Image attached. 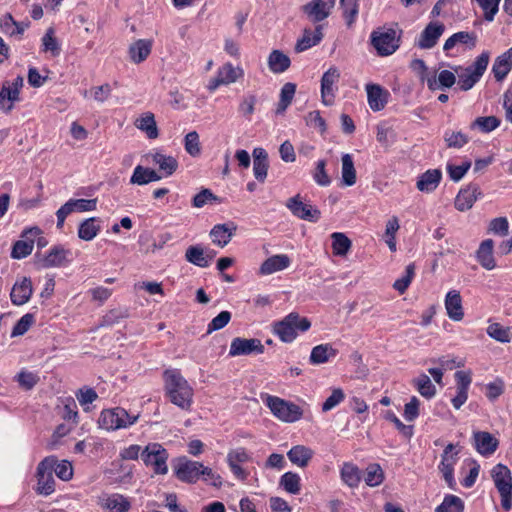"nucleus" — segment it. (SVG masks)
I'll list each match as a JSON object with an SVG mask.
<instances>
[{
	"label": "nucleus",
	"mask_w": 512,
	"mask_h": 512,
	"mask_svg": "<svg viewBox=\"0 0 512 512\" xmlns=\"http://www.w3.org/2000/svg\"><path fill=\"white\" fill-rule=\"evenodd\" d=\"M14 380L24 390H31L38 382L39 376L37 373L22 369L15 377Z\"/></svg>",
	"instance_id": "nucleus-58"
},
{
	"label": "nucleus",
	"mask_w": 512,
	"mask_h": 512,
	"mask_svg": "<svg viewBox=\"0 0 512 512\" xmlns=\"http://www.w3.org/2000/svg\"><path fill=\"white\" fill-rule=\"evenodd\" d=\"M40 234H42V230L37 226L24 229L21 234L23 240H18L14 243L11 257L14 259H23L30 255L34 248L35 237Z\"/></svg>",
	"instance_id": "nucleus-16"
},
{
	"label": "nucleus",
	"mask_w": 512,
	"mask_h": 512,
	"mask_svg": "<svg viewBox=\"0 0 512 512\" xmlns=\"http://www.w3.org/2000/svg\"><path fill=\"white\" fill-rule=\"evenodd\" d=\"M442 180V172L439 169H429L418 176L416 187L420 192L432 193Z\"/></svg>",
	"instance_id": "nucleus-29"
},
{
	"label": "nucleus",
	"mask_w": 512,
	"mask_h": 512,
	"mask_svg": "<svg viewBox=\"0 0 512 512\" xmlns=\"http://www.w3.org/2000/svg\"><path fill=\"white\" fill-rule=\"evenodd\" d=\"M489 59V53L482 52L471 65L455 69L458 75L457 83L461 90H470L481 79L487 69Z\"/></svg>",
	"instance_id": "nucleus-6"
},
{
	"label": "nucleus",
	"mask_w": 512,
	"mask_h": 512,
	"mask_svg": "<svg viewBox=\"0 0 512 512\" xmlns=\"http://www.w3.org/2000/svg\"><path fill=\"white\" fill-rule=\"evenodd\" d=\"M476 43V35L470 32H457L450 36L446 42L444 43L443 49L448 52L453 49L457 44L467 45L469 47H474Z\"/></svg>",
	"instance_id": "nucleus-47"
},
{
	"label": "nucleus",
	"mask_w": 512,
	"mask_h": 512,
	"mask_svg": "<svg viewBox=\"0 0 512 512\" xmlns=\"http://www.w3.org/2000/svg\"><path fill=\"white\" fill-rule=\"evenodd\" d=\"M341 71L337 66H330L321 77L320 93L321 101L325 106H331L335 102L339 90Z\"/></svg>",
	"instance_id": "nucleus-10"
},
{
	"label": "nucleus",
	"mask_w": 512,
	"mask_h": 512,
	"mask_svg": "<svg viewBox=\"0 0 512 512\" xmlns=\"http://www.w3.org/2000/svg\"><path fill=\"white\" fill-rule=\"evenodd\" d=\"M257 103V97L254 94L245 95L238 106V112L248 120H251L252 115L255 111V105Z\"/></svg>",
	"instance_id": "nucleus-62"
},
{
	"label": "nucleus",
	"mask_w": 512,
	"mask_h": 512,
	"mask_svg": "<svg viewBox=\"0 0 512 512\" xmlns=\"http://www.w3.org/2000/svg\"><path fill=\"white\" fill-rule=\"evenodd\" d=\"M185 151L192 157H198L201 154V144L199 134L191 131L184 138Z\"/></svg>",
	"instance_id": "nucleus-60"
},
{
	"label": "nucleus",
	"mask_w": 512,
	"mask_h": 512,
	"mask_svg": "<svg viewBox=\"0 0 512 512\" xmlns=\"http://www.w3.org/2000/svg\"><path fill=\"white\" fill-rule=\"evenodd\" d=\"M444 305L448 317L453 321H461L464 318V309L460 292L452 289L445 296Z\"/></svg>",
	"instance_id": "nucleus-27"
},
{
	"label": "nucleus",
	"mask_w": 512,
	"mask_h": 512,
	"mask_svg": "<svg viewBox=\"0 0 512 512\" xmlns=\"http://www.w3.org/2000/svg\"><path fill=\"white\" fill-rule=\"evenodd\" d=\"M287 207L294 216L300 219L317 222L320 218V211L311 204L304 203L299 195L290 198L287 202Z\"/></svg>",
	"instance_id": "nucleus-20"
},
{
	"label": "nucleus",
	"mask_w": 512,
	"mask_h": 512,
	"mask_svg": "<svg viewBox=\"0 0 512 512\" xmlns=\"http://www.w3.org/2000/svg\"><path fill=\"white\" fill-rule=\"evenodd\" d=\"M500 125V120L495 116L478 117L472 124L471 129H478L483 133H489Z\"/></svg>",
	"instance_id": "nucleus-57"
},
{
	"label": "nucleus",
	"mask_w": 512,
	"mask_h": 512,
	"mask_svg": "<svg viewBox=\"0 0 512 512\" xmlns=\"http://www.w3.org/2000/svg\"><path fill=\"white\" fill-rule=\"evenodd\" d=\"M411 383L418 393L426 399H431L436 395L437 390L435 385L432 383L429 376L424 373L414 378Z\"/></svg>",
	"instance_id": "nucleus-46"
},
{
	"label": "nucleus",
	"mask_w": 512,
	"mask_h": 512,
	"mask_svg": "<svg viewBox=\"0 0 512 512\" xmlns=\"http://www.w3.org/2000/svg\"><path fill=\"white\" fill-rule=\"evenodd\" d=\"M215 256V252L205 250L200 245H194L187 248L185 258L188 262L205 268L208 267Z\"/></svg>",
	"instance_id": "nucleus-31"
},
{
	"label": "nucleus",
	"mask_w": 512,
	"mask_h": 512,
	"mask_svg": "<svg viewBox=\"0 0 512 512\" xmlns=\"http://www.w3.org/2000/svg\"><path fill=\"white\" fill-rule=\"evenodd\" d=\"M139 417V413H129L122 407H113L101 411L98 425L106 431L128 429L139 420Z\"/></svg>",
	"instance_id": "nucleus-4"
},
{
	"label": "nucleus",
	"mask_w": 512,
	"mask_h": 512,
	"mask_svg": "<svg viewBox=\"0 0 512 512\" xmlns=\"http://www.w3.org/2000/svg\"><path fill=\"white\" fill-rule=\"evenodd\" d=\"M71 252L63 246H54L41 260L44 268L60 267L69 262Z\"/></svg>",
	"instance_id": "nucleus-33"
},
{
	"label": "nucleus",
	"mask_w": 512,
	"mask_h": 512,
	"mask_svg": "<svg viewBox=\"0 0 512 512\" xmlns=\"http://www.w3.org/2000/svg\"><path fill=\"white\" fill-rule=\"evenodd\" d=\"M464 502L455 495H446L443 502L436 508L435 512H463Z\"/></svg>",
	"instance_id": "nucleus-56"
},
{
	"label": "nucleus",
	"mask_w": 512,
	"mask_h": 512,
	"mask_svg": "<svg viewBox=\"0 0 512 512\" xmlns=\"http://www.w3.org/2000/svg\"><path fill=\"white\" fill-rule=\"evenodd\" d=\"M141 459L156 474L164 475L168 472V452L159 443H149L141 452Z\"/></svg>",
	"instance_id": "nucleus-8"
},
{
	"label": "nucleus",
	"mask_w": 512,
	"mask_h": 512,
	"mask_svg": "<svg viewBox=\"0 0 512 512\" xmlns=\"http://www.w3.org/2000/svg\"><path fill=\"white\" fill-rule=\"evenodd\" d=\"M456 82V76L452 71L442 70L438 73L432 72L427 78V87L431 91L451 88Z\"/></svg>",
	"instance_id": "nucleus-34"
},
{
	"label": "nucleus",
	"mask_w": 512,
	"mask_h": 512,
	"mask_svg": "<svg viewBox=\"0 0 512 512\" xmlns=\"http://www.w3.org/2000/svg\"><path fill=\"white\" fill-rule=\"evenodd\" d=\"M97 504L103 512H129L132 500L119 493H103L98 497Z\"/></svg>",
	"instance_id": "nucleus-15"
},
{
	"label": "nucleus",
	"mask_w": 512,
	"mask_h": 512,
	"mask_svg": "<svg viewBox=\"0 0 512 512\" xmlns=\"http://www.w3.org/2000/svg\"><path fill=\"white\" fill-rule=\"evenodd\" d=\"M490 476L497 489L501 507L505 511L512 509V472L504 464L498 463L490 470Z\"/></svg>",
	"instance_id": "nucleus-5"
},
{
	"label": "nucleus",
	"mask_w": 512,
	"mask_h": 512,
	"mask_svg": "<svg viewBox=\"0 0 512 512\" xmlns=\"http://www.w3.org/2000/svg\"><path fill=\"white\" fill-rule=\"evenodd\" d=\"M97 208V199H69L57 211V228L64 226L66 218L74 212H89Z\"/></svg>",
	"instance_id": "nucleus-11"
},
{
	"label": "nucleus",
	"mask_w": 512,
	"mask_h": 512,
	"mask_svg": "<svg viewBox=\"0 0 512 512\" xmlns=\"http://www.w3.org/2000/svg\"><path fill=\"white\" fill-rule=\"evenodd\" d=\"M201 467L202 463L198 461L181 458L175 467V475L182 482L194 484L201 477Z\"/></svg>",
	"instance_id": "nucleus-19"
},
{
	"label": "nucleus",
	"mask_w": 512,
	"mask_h": 512,
	"mask_svg": "<svg viewBox=\"0 0 512 512\" xmlns=\"http://www.w3.org/2000/svg\"><path fill=\"white\" fill-rule=\"evenodd\" d=\"M162 179V175L153 169L137 165L134 168L133 174L130 178V184L146 185L151 182H156Z\"/></svg>",
	"instance_id": "nucleus-39"
},
{
	"label": "nucleus",
	"mask_w": 512,
	"mask_h": 512,
	"mask_svg": "<svg viewBox=\"0 0 512 512\" xmlns=\"http://www.w3.org/2000/svg\"><path fill=\"white\" fill-rule=\"evenodd\" d=\"M153 47V40L151 39H138L133 42L128 49V55L131 62L140 64L144 62L151 54Z\"/></svg>",
	"instance_id": "nucleus-30"
},
{
	"label": "nucleus",
	"mask_w": 512,
	"mask_h": 512,
	"mask_svg": "<svg viewBox=\"0 0 512 512\" xmlns=\"http://www.w3.org/2000/svg\"><path fill=\"white\" fill-rule=\"evenodd\" d=\"M370 41L379 56L392 55L399 47V37L392 28H378L370 35Z\"/></svg>",
	"instance_id": "nucleus-7"
},
{
	"label": "nucleus",
	"mask_w": 512,
	"mask_h": 512,
	"mask_svg": "<svg viewBox=\"0 0 512 512\" xmlns=\"http://www.w3.org/2000/svg\"><path fill=\"white\" fill-rule=\"evenodd\" d=\"M260 397L271 414L283 423H295L304 416L303 407L292 401L268 393L261 394Z\"/></svg>",
	"instance_id": "nucleus-2"
},
{
	"label": "nucleus",
	"mask_w": 512,
	"mask_h": 512,
	"mask_svg": "<svg viewBox=\"0 0 512 512\" xmlns=\"http://www.w3.org/2000/svg\"><path fill=\"white\" fill-rule=\"evenodd\" d=\"M163 379L167 399L180 409L190 411L193 404L194 389L180 371L177 369L166 370Z\"/></svg>",
	"instance_id": "nucleus-1"
},
{
	"label": "nucleus",
	"mask_w": 512,
	"mask_h": 512,
	"mask_svg": "<svg viewBox=\"0 0 512 512\" xmlns=\"http://www.w3.org/2000/svg\"><path fill=\"white\" fill-rule=\"evenodd\" d=\"M444 30V24L440 22H430L417 40L418 47L422 49H430L434 47Z\"/></svg>",
	"instance_id": "nucleus-24"
},
{
	"label": "nucleus",
	"mask_w": 512,
	"mask_h": 512,
	"mask_svg": "<svg viewBox=\"0 0 512 512\" xmlns=\"http://www.w3.org/2000/svg\"><path fill=\"white\" fill-rule=\"evenodd\" d=\"M340 477L347 486L356 488L361 481V471L355 464L345 462L340 469Z\"/></svg>",
	"instance_id": "nucleus-45"
},
{
	"label": "nucleus",
	"mask_w": 512,
	"mask_h": 512,
	"mask_svg": "<svg viewBox=\"0 0 512 512\" xmlns=\"http://www.w3.org/2000/svg\"><path fill=\"white\" fill-rule=\"evenodd\" d=\"M494 242L491 239H486L481 242L476 257L480 265L487 269L492 270L496 267V262L493 256Z\"/></svg>",
	"instance_id": "nucleus-38"
},
{
	"label": "nucleus",
	"mask_w": 512,
	"mask_h": 512,
	"mask_svg": "<svg viewBox=\"0 0 512 512\" xmlns=\"http://www.w3.org/2000/svg\"><path fill=\"white\" fill-rule=\"evenodd\" d=\"M479 195L480 192L476 186H468L461 189L455 198V208L461 212L471 209Z\"/></svg>",
	"instance_id": "nucleus-35"
},
{
	"label": "nucleus",
	"mask_w": 512,
	"mask_h": 512,
	"mask_svg": "<svg viewBox=\"0 0 512 512\" xmlns=\"http://www.w3.org/2000/svg\"><path fill=\"white\" fill-rule=\"evenodd\" d=\"M342 181L346 186H352L356 183V170L354 167L353 157L350 154H344L341 158Z\"/></svg>",
	"instance_id": "nucleus-51"
},
{
	"label": "nucleus",
	"mask_w": 512,
	"mask_h": 512,
	"mask_svg": "<svg viewBox=\"0 0 512 512\" xmlns=\"http://www.w3.org/2000/svg\"><path fill=\"white\" fill-rule=\"evenodd\" d=\"M456 395L451 399L455 409H460L468 399V391L472 382L470 371H457L455 373Z\"/></svg>",
	"instance_id": "nucleus-21"
},
{
	"label": "nucleus",
	"mask_w": 512,
	"mask_h": 512,
	"mask_svg": "<svg viewBox=\"0 0 512 512\" xmlns=\"http://www.w3.org/2000/svg\"><path fill=\"white\" fill-rule=\"evenodd\" d=\"M454 445L448 444L441 456V462L438 465L439 471L450 489H455L456 481L454 478V467L458 461L457 452L453 453Z\"/></svg>",
	"instance_id": "nucleus-18"
},
{
	"label": "nucleus",
	"mask_w": 512,
	"mask_h": 512,
	"mask_svg": "<svg viewBox=\"0 0 512 512\" xmlns=\"http://www.w3.org/2000/svg\"><path fill=\"white\" fill-rule=\"evenodd\" d=\"M147 158L150 159L151 163L158 166V173L162 175V178L171 176L179 165L175 157L158 151L149 153Z\"/></svg>",
	"instance_id": "nucleus-26"
},
{
	"label": "nucleus",
	"mask_w": 512,
	"mask_h": 512,
	"mask_svg": "<svg viewBox=\"0 0 512 512\" xmlns=\"http://www.w3.org/2000/svg\"><path fill=\"white\" fill-rule=\"evenodd\" d=\"M42 51L50 52L52 56H58L60 54V46L55 37L53 28L47 29L42 38Z\"/></svg>",
	"instance_id": "nucleus-59"
},
{
	"label": "nucleus",
	"mask_w": 512,
	"mask_h": 512,
	"mask_svg": "<svg viewBox=\"0 0 512 512\" xmlns=\"http://www.w3.org/2000/svg\"><path fill=\"white\" fill-rule=\"evenodd\" d=\"M332 250L335 256L345 257L352 247L351 240L342 232L331 234Z\"/></svg>",
	"instance_id": "nucleus-50"
},
{
	"label": "nucleus",
	"mask_w": 512,
	"mask_h": 512,
	"mask_svg": "<svg viewBox=\"0 0 512 512\" xmlns=\"http://www.w3.org/2000/svg\"><path fill=\"white\" fill-rule=\"evenodd\" d=\"M366 92L369 107L373 111H380L384 109L390 95L388 90L378 84H367Z\"/></svg>",
	"instance_id": "nucleus-28"
},
{
	"label": "nucleus",
	"mask_w": 512,
	"mask_h": 512,
	"mask_svg": "<svg viewBox=\"0 0 512 512\" xmlns=\"http://www.w3.org/2000/svg\"><path fill=\"white\" fill-rule=\"evenodd\" d=\"M512 69V48L499 55L492 66V73L497 81L506 78Z\"/></svg>",
	"instance_id": "nucleus-37"
},
{
	"label": "nucleus",
	"mask_w": 512,
	"mask_h": 512,
	"mask_svg": "<svg viewBox=\"0 0 512 512\" xmlns=\"http://www.w3.org/2000/svg\"><path fill=\"white\" fill-rule=\"evenodd\" d=\"M32 294L33 288L30 278L22 277L13 285L10 299L14 305L21 306L30 300Z\"/></svg>",
	"instance_id": "nucleus-25"
},
{
	"label": "nucleus",
	"mask_w": 512,
	"mask_h": 512,
	"mask_svg": "<svg viewBox=\"0 0 512 512\" xmlns=\"http://www.w3.org/2000/svg\"><path fill=\"white\" fill-rule=\"evenodd\" d=\"M55 459L45 458L37 467V488L36 491L41 495H50L55 490V481L52 475Z\"/></svg>",
	"instance_id": "nucleus-12"
},
{
	"label": "nucleus",
	"mask_w": 512,
	"mask_h": 512,
	"mask_svg": "<svg viewBox=\"0 0 512 512\" xmlns=\"http://www.w3.org/2000/svg\"><path fill=\"white\" fill-rule=\"evenodd\" d=\"M95 217L88 218L80 223L78 228V237L84 241L93 240L100 232L101 227Z\"/></svg>",
	"instance_id": "nucleus-48"
},
{
	"label": "nucleus",
	"mask_w": 512,
	"mask_h": 512,
	"mask_svg": "<svg viewBox=\"0 0 512 512\" xmlns=\"http://www.w3.org/2000/svg\"><path fill=\"white\" fill-rule=\"evenodd\" d=\"M364 481L370 487H376L382 484L384 481V471L381 466L377 463L368 465L365 471Z\"/></svg>",
	"instance_id": "nucleus-55"
},
{
	"label": "nucleus",
	"mask_w": 512,
	"mask_h": 512,
	"mask_svg": "<svg viewBox=\"0 0 512 512\" xmlns=\"http://www.w3.org/2000/svg\"><path fill=\"white\" fill-rule=\"evenodd\" d=\"M421 402L416 396H412L404 406L403 417L408 422L415 421L420 415Z\"/></svg>",
	"instance_id": "nucleus-64"
},
{
	"label": "nucleus",
	"mask_w": 512,
	"mask_h": 512,
	"mask_svg": "<svg viewBox=\"0 0 512 512\" xmlns=\"http://www.w3.org/2000/svg\"><path fill=\"white\" fill-rule=\"evenodd\" d=\"M314 456V451L305 445H295L288 452L290 462L300 468L308 466Z\"/></svg>",
	"instance_id": "nucleus-36"
},
{
	"label": "nucleus",
	"mask_w": 512,
	"mask_h": 512,
	"mask_svg": "<svg viewBox=\"0 0 512 512\" xmlns=\"http://www.w3.org/2000/svg\"><path fill=\"white\" fill-rule=\"evenodd\" d=\"M313 180L319 186H329L331 184V178L326 171V161L318 160L315 164V169L312 173Z\"/></svg>",
	"instance_id": "nucleus-63"
},
{
	"label": "nucleus",
	"mask_w": 512,
	"mask_h": 512,
	"mask_svg": "<svg viewBox=\"0 0 512 512\" xmlns=\"http://www.w3.org/2000/svg\"><path fill=\"white\" fill-rule=\"evenodd\" d=\"M335 0H311L302 6L306 18L313 23H319L329 17Z\"/></svg>",
	"instance_id": "nucleus-17"
},
{
	"label": "nucleus",
	"mask_w": 512,
	"mask_h": 512,
	"mask_svg": "<svg viewBox=\"0 0 512 512\" xmlns=\"http://www.w3.org/2000/svg\"><path fill=\"white\" fill-rule=\"evenodd\" d=\"M135 126L144 132L149 139L158 137V128L155 121L154 114L151 112L143 113L135 121Z\"/></svg>",
	"instance_id": "nucleus-43"
},
{
	"label": "nucleus",
	"mask_w": 512,
	"mask_h": 512,
	"mask_svg": "<svg viewBox=\"0 0 512 512\" xmlns=\"http://www.w3.org/2000/svg\"><path fill=\"white\" fill-rule=\"evenodd\" d=\"M267 62L270 71L275 74L285 72L291 64L290 58L280 50H273L269 54Z\"/></svg>",
	"instance_id": "nucleus-44"
},
{
	"label": "nucleus",
	"mask_w": 512,
	"mask_h": 512,
	"mask_svg": "<svg viewBox=\"0 0 512 512\" xmlns=\"http://www.w3.org/2000/svg\"><path fill=\"white\" fill-rule=\"evenodd\" d=\"M336 355L337 350L331 344H320L313 347L310 354V363L313 365L324 364Z\"/></svg>",
	"instance_id": "nucleus-41"
},
{
	"label": "nucleus",
	"mask_w": 512,
	"mask_h": 512,
	"mask_svg": "<svg viewBox=\"0 0 512 512\" xmlns=\"http://www.w3.org/2000/svg\"><path fill=\"white\" fill-rule=\"evenodd\" d=\"M296 92V85L293 83H286L283 85L280 91V99L276 108L277 114H283L289 105L292 103Z\"/></svg>",
	"instance_id": "nucleus-54"
},
{
	"label": "nucleus",
	"mask_w": 512,
	"mask_h": 512,
	"mask_svg": "<svg viewBox=\"0 0 512 512\" xmlns=\"http://www.w3.org/2000/svg\"><path fill=\"white\" fill-rule=\"evenodd\" d=\"M486 333L490 338L500 343H509L512 340L511 328L498 322H490L486 328Z\"/></svg>",
	"instance_id": "nucleus-49"
},
{
	"label": "nucleus",
	"mask_w": 512,
	"mask_h": 512,
	"mask_svg": "<svg viewBox=\"0 0 512 512\" xmlns=\"http://www.w3.org/2000/svg\"><path fill=\"white\" fill-rule=\"evenodd\" d=\"M280 486L288 493L297 495L301 491V477L295 472H286L280 477Z\"/></svg>",
	"instance_id": "nucleus-52"
},
{
	"label": "nucleus",
	"mask_w": 512,
	"mask_h": 512,
	"mask_svg": "<svg viewBox=\"0 0 512 512\" xmlns=\"http://www.w3.org/2000/svg\"><path fill=\"white\" fill-rule=\"evenodd\" d=\"M291 259L286 254H277L267 258L259 268L260 275H270L287 269Z\"/></svg>",
	"instance_id": "nucleus-32"
},
{
	"label": "nucleus",
	"mask_w": 512,
	"mask_h": 512,
	"mask_svg": "<svg viewBox=\"0 0 512 512\" xmlns=\"http://www.w3.org/2000/svg\"><path fill=\"white\" fill-rule=\"evenodd\" d=\"M461 473L464 475L461 480L462 486L465 488H471L479 476L480 465L474 459H467L463 462Z\"/></svg>",
	"instance_id": "nucleus-42"
},
{
	"label": "nucleus",
	"mask_w": 512,
	"mask_h": 512,
	"mask_svg": "<svg viewBox=\"0 0 512 512\" xmlns=\"http://www.w3.org/2000/svg\"><path fill=\"white\" fill-rule=\"evenodd\" d=\"M310 327L311 322L308 318L291 312L283 319L274 322L272 331L282 342L291 343L297 338L298 332H306Z\"/></svg>",
	"instance_id": "nucleus-3"
},
{
	"label": "nucleus",
	"mask_w": 512,
	"mask_h": 512,
	"mask_svg": "<svg viewBox=\"0 0 512 512\" xmlns=\"http://www.w3.org/2000/svg\"><path fill=\"white\" fill-rule=\"evenodd\" d=\"M473 442L476 451L484 457H489L494 454L499 446L498 439L486 431L474 432Z\"/></svg>",
	"instance_id": "nucleus-22"
},
{
	"label": "nucleus",
	"mask_w": 512,
	"mask_h": 512,
	"mask_svg": "<svg viewBox=\"0 0 512 512\" xmlns=\"http://www.w3.org/2000/svg\"><path fill=\"white\" fill-rule=\"evenodd\" d=\"M235 230L233 224H217L210 231V237L215 245L224 247L230 242Z\"/></svg>",
	"instance_id": "nucleus-40"
},
{
	"label": "nucleus",
	"mask_w": 512,
	"mask_h": 512,
	"mask_svg": "<svg viewBox=\"0 0 512 512\" xmlns=\"http://www.w3.org/2000/svg\"><path fill=\"white\" fill-rule=\"evenodd\" d=\"M251 459L250 452L244 447L231 449L226 456V461L232 474L241 481H245L249 476V472L242 468L241 465L250 462Z\"/></svg>",
	"instance_id": "nucleus-13"
},
{
	"label": "nucleus",
	"mask_w": 512,
	"mask_h": 512,
	"mask_svg": "<svg viewBox=\"0 0 512 512\" xmlns=\"http://www.w3.org/2000/svg\"><path fill=\"white\" fill-rule=\"evenodd\" d=\"M265 351L264 345L261 340L257 338H241L236 337L231 341L229 356H248V355H259Z\"/></svg>",
	"instance_id": "nucleus-14"
},
{
	"label": "nucleus",
	"mask_w": 512,
	"mask_h": 512,
	"mask_svg": "<svg viewBox=\"0 0 512 512\" xmlns=\"http://www.w3.org/2000/svg\"><path fill=\"white\" fill-rule=\"evenodd\" d=\"M323 39V26L316 25L314 28H304L301 37L297 40L295 51L297 53L304 52L316 45Z\"/></svg>",
	"instance_id": "nucleus-23"
},
{
	"label": "nucleus",
	"mask_w": 512,
	"mask_h": 512,
	"mask_svg": "<svg viewBox=\"0 0 512 512\" xmlns=\"http://www.w3.org/2000/svg\"><path fill=\"white\" fill-rule=\"evenodd\" d=\"M343 17L348 27H351L358 16V4L356 0H341Z\"/></svg>",
	"instance_id": "nucleus-61"
},
{
	"label": "nucleus",
	"mask_w": 512,
	"mask_h": 512,
	"mask_svg": "<svg viewBox=\"0 0 512 512\" xmlns=\"http://www.w3.org/2000/svg\"><path fill=\"white\" fill-rule=\"evenodd\" d=\"M243 77L244 69L241 66H234L231 62H226L217 69L215 76L210 78L207 89L214 92L220 86L231 85Z\"/></svg>",
	"instance_id": "nucleus-9"
},
{
	"label": "nucleus",
	"mask_w": 512,
	"mask_h": 512,
	"mask_svg": "<svg viewBox=\"0 0 512 512\" xmlns=\"http://www.w3.org/2000/svg\"><path fill=\"white\" fill-rule=\"evenodd\" d=\"M19 94L17 88H11L4 84L0 90V109L4 112H10L13 103L19 100Z\"/></svg>",
	"instance_id": "nucleus-53"
}]
</instances>
